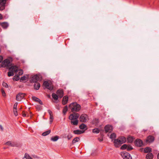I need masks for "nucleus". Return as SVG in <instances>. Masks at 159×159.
Returning <instances> with one entry per match:
<instances>
[{
	"instance_id": "1",
	"label": "nucleus",
	"mask_w": 159,
	"mask_h": 159,
	"mask_svg": "<svg viewBox=\"0 0 159 159\" xmlns=\"http://www.w3.org/2000/svg\"><path fill=\"white\" fill-rule=\"evenodd\" d=\"M69 107L72 112L78 111L81 109V106L76 102H73L69 106Z\"/></svg>"
},
{
	"instance_id": "2",
	"label": "nucleus",
	"mask_w": 159,
	"mask_h": 159,
	"mask_svg": "<svg viewBox=\"0 0 159 159\" xmlns=\"http://www.w3.org/2000/svg\"><path fill=\"white\" fill-rule=\"evenodd\" d=\"M12 60H0V68H9L12 65Z\"/></svg>"
},
{
	"instance_id": "3",
	"label": "nucleus",
	"mask_w": 159,
	"mask_h": 159,
	"mask_svg": "<svg viewBox=\"0 0 159 159\" xmlns=\"http://www.w3.org/2000/svg\"><path fill=\"white\" fill-rule=\"evenodd\" d=\"M126 140V138L124 137H119L117 139L115 140L114 145L116 147H118L120 146V144L125 143Z\"/></svg>"
},
{
	"instance_id": "4",
	"label": "nucleus",
	"mask_w": 159,
	"mask_h": 159,
	"mask_svg": "<svg viewBox=\"0 0 159 159\" xmlns=\"http://www.w3.org/2000/svg\"><path fill=\"white\" fill-rule=\"evenodd\" d=\"M43 86L49 90H52L53 89V86L52 82L50 81H45L43 83Z\"/></svg>"
},
{
	"instance_id": "5",
	"label": "nucleus",
	"mask_w": 159,
	"mask_h": 159,
	"mask_svg": "<svg viewBox=\"0 0 159 159\" xmlns=\"http://www.w3.org/2000/svg\"><path fill=\"white\" fill-rule=\"evenodd\" d=\"M42 79V77L41 75H36L32 77L30 82L31 81L35 83L38 81H40Z\"/></svg>"
},
{
	"instance_id": "6",
	"label": "nucleus",
	"mask_w": 159,
	"mask_h": 159,
	"mask_svg": "<svg viewBox=\"0 0 159 159\" xmlns=\"http://www.w3.org/2000/svg\"><path fill=\"white\" fill-rule=\"evenodd\" d=\"M120 155L124 159H132V157L130 154L127 152H121Z\"/></svg>"
},
{
	"instance_id": "7",
	"label": "nucleus",
	"mask_w": 159,
	"mask_h": 159,
	"mask_svg": "<svg viewBox=\"0 0 159 159\" xmlns=\"http://www.w3.org/2000/svg\"><path fill=\"white\" fill-rule=\"evenodd\" d=\"M80 120L82 122H85L89 120L88 116L86 114H83L80 117Z\"/></svg>"
},
{
	"instance_id": "8",
	"label": "nucleus",
	"mask_w": 159,
	"mask_h": 159,
	"mask_svg": "<svg viewBox=\"0 0 159 159\" xmlns=\"http://www.w3.org/2000/svg\"><path fill=\"white\" fill-rule=\"evenodd\" d=\"M6 144L7 145H9L11 147H19L21 146V144L20 143H18L16 142L11 143L10 141H8L6 143Z\"/></svg>"
},
{
	"instance_id": "9",
	"label": "nucleus",
	"mask_w": 159,
	"mask_h": 159,
	"mask_svg": "<svg viewBox=\"0 0 159 159\" xmlns=\"http://www.w3.org/2000/svg\"><path fill=\"white\" fill-rule=\"evenodd\" d=\"M79 116V115L77 113L72 114L69 116V119L70 120H75L78 119Z\"/></svg>"
},
{
	"instance_id": "10",
	"label": "nucleus",
	"mask_w": 159,
	"mask_h": 159,
	"mask_svg": "<svg viewBox=\"0 0 159 159\" xmlns=\"http://www.w3.org/2000/svg\"><path fill=\"white\" fill-rule=\"evenodd\" d=\"M25 96V94L19 93L16 95V99L18 101H20L24 98Z\"/></svg>"
},
{
	"instance_id": "11",
	"label": "nucleus",
	"mask_w": 159,
	"mask_h": 159,
	"mask_svg": "<svg viewBox=\"0 0 159 159\" xmlns=\"http://www.w3.org/2000/svg\"><path fill=\"white\" fill-rule=\"evenodd\" d=\"M104 129L106 133H110L112 131L113 127L111 125H107L105 127Z\"/></svg>"
},
{
	"instance_id": "12",
	"label": "nucleus",
	"mask_w": 159,
	"mask_h": 159,
	"mask_svg": "<svg viewBox=\"0 0 159 159\" xmlns=\"http://www.w3.org/2000/svg\"><path fill=\"white\" fill-rule=\"evenodd\" d=\"M135 144L138 147H141L143 144L142 141L140 139H136L134 141Z\"/></svg>"
},
{
	"instance_id": "13",
	"label": "nucleus",
	"mask_w": 159,
	"mask_h": 159,
	"mask_svg": "<svg viewBox=\"0 0 159 159\" xmlns=\"http://www.w3.org/2000/svg\"><path fill=\"white\" fill-rule=\"evenodd\" d=\"M32 99L33 101L38 103L40 104H43V102L41 101L39 98L35 97H32Z\"/></svg>"
},
{
	"instance_id": "14",
	"label": "nucleus",
	"mask_w": 159,
	"mask_h": 159,
	"mask_svg": "<svg viewBox=\"0 0 159 159\" xmlns=\"http://www.w3.org/2000/svg\"><path fill=\"white\" fill-rule=\"evenodd\" d=\"M9 70H11V69L12 70V71H13V72H16L18 71V67L17 66H14L11 65L9 68Z\"/></svg>"
},
{
	"instance_id": "15",
	"label": "nucleus",
	"mask_w": 159,
	"mask_h": 159,
	"mask_svg": "<svg viewBox=\"0 0 159 159\" xmlns=\"http://www.w3.org/2000/svg\"><path fill=\"white\" fill-rule=\"evenodd\" d=\"M56 93L57 94L58 96L60 98H61L63 96V91L62 89L58 90L57 91Z\"/></svg>"
},
{
	"instance_id": "16",
	"label": "nucleus",
	"mask_w": 159,
	"mask_h": 159,
	"mask_svg": "<svg viewBox=\"0 0 159 159\" xmlns=\"http://www.w3.org/2000/svg\"><path fill=\"white\" fill-rule=\"evenodd\" d=\"M68 97L67 96H65L63 98L62 100V104L65 105L66 104L68 101Z\"/></svg>"
},
{
	"instance_id": "17",
	"label": "nucleus",
	"mask_w": 159,
	"mask_h": 159,
	"mask_svg": "<svg viewBox=\"0 0 159 159\" xmlns=\"http://www.w3.org/2000/svg\"><path fill=\"white\" fill-rule=\"evenodd\" d=\"M34 89L36 90H38L39 89L40 87V85L39 83L36 82L34 83Z\"/></svg>"
},
{
	"instance_id": "18",
	"label": "nucleus",
	"mask_w": 159,
	"mask_h": 159,
	"mask_svg": "<svg viewBox=\"0 0 159 159\" xmlns=\"http://www.w3.org/2000/svg\"><path fill=\"white\" fill-rule=\"evenodd\" d=\"M154 137L152 136H149L147 138V141L149 143L152 142L154 140Z\"/></svg>"
},
{
	"instance_id": "19",
	"label": "nucleus",
	"mask_w": 159,
	"mask_h": 159,
	"mask_svg": "<svg viewBox=\"0 0 159 159\" xmlns=\"http://www.w3.org/2000/svg\"><path fill=\"white\" fill-rule=\"evenodd\" d=\"M153 155L152 153H149L146 156V159H152Z\"/></svg>"
},
{
	"instance_id": "20",
	"label": "nucleus",
	"mask_w": 159,
	"mask_h": 159,
	"mask_svg": "<svg viewBox=\"0 0 159 159\" xmlns=\"http://www.w3.org/2000/svg\"><path fill=\"white\" fill-rule=\"evenodd\" d=\"M2 27L4 29H6L8 26V24L7 22H3L1 24Z\"/></svg>"
},
{
	"instance_id": "21",
	"label": "nucleus",
	"mask_w": 159,
	"mask_h": 159,
	"mask_svg": "<svg viewBox=\"0 0 159 159\" xmlns=\"http://www.w3.org/2000/svg\"><path fill=\"white\" fill-rule=\"evenodd\" d=\"M84 131H81L79 130H75L73 131V133L75 134H80L83 133Z\"/></svg>"
},
{
	"instance_id": "22",
	"label": "nucleus",
	"mask_w": 159,
	"mask_h": 159,
	"mask_svg": "<svg viewBox=\"0 0 159 159\" xmlns=\"http://www.w3.org/2000/svg\"><path fill=\"white\" fill-rule=\"evenodd\" d=\"M71 121V123L75 125H77L78 124V120L77 119H76L75 120H70Z\"/></svg>"
},
{
	"instance_id": "23",
	"label": "nucleus",
	"mask_w": 159,
	"mask_h": 159,
	"mask_svg": "<svg viewBox=\"0 0 159 159\" xmlns=\"http://www.w3.org/2000/svg\"><path fill=\"white\" fill-rule=\"evenodd\" d=\"M144 152L145 153H150L152 152V150L151 148L149 147H147L144 149Z\"/></svg>"
},
{
	"instance_id": "24",
	"label": "nucleus",
	"mask_w": 159,
	"mask_h": 159,
	"mask_svg": "<svg viewBox=\"0 0 159 159\" xmlns=\"http://www.w3.org/2000/svg\"><path fill=\"white\" fill-rule=\"evenodd\" d=\"M59 136H56L54 137H52L51 139V140L53 141H56L59 139Z\"/></svg>"
},
{
	"instance_id": "25",
	"label": "nucleus",
	"mask_w": 159,
	"mask_h": 159,
	"mask_svg": "<svg viewBox=\"0 0 159 159\" xmlns=\"http://www.w3.org/2000/svg\"><path fill=\"white\" fill-rule=\"evenodd\" d=\"M134 140V138L131 136H129L127 138V141L129 143H131Z\"/></svg>"
},
{
	"instance_id": "26",
	"label": "nucleus",
	"mask_w": 159,
	"mask_h": 159,
	"mask_svg": "<svg viewBox=\"0 0 159 159\" xmlns=\"http://www.w3.org/2000/svg\"><path fill=\"white\" fill-rule=\"evenodd\" d=\"M52 96L53 98L55 100H57L58 99V96L57 95L55 94V93H53L52 94Z\"/></svg>"
},
{
	"instance_id": "27",
	"label": "nucleus",
	"mask_w": 159,
	"mask_h": 159,
	"mask_svg": "<svg viewBox=\"0 0 159 159\" xmlns=\"http://www.w3.org/2000/svg\"><path fill=\"white\" fill-rule=\"evenodd\" d=\"M68 107L67 106H65L63 108V110L62 112L64 114V115H65L67 111Z\"/></svg>"
},
{
	"instance_id": "28",
	"label": "nucleus",
	"mask_w": 159,
	"mask_h": 159,
	"mask_svg": "<svg viewBox=\"0 0 159 159\" xmlns=\"http://www.w3.org/2000/svg\"><path fill=\"white\" fill-rule=\"evenodd\" d=\"M50 132H51V130H48V131H45V132H44L42 134V135L43 136H46V135H48L50 133Z\"/></svg>"
},
{
	"instance_id": "29",
	"label": "nucleus",
	"mask_w": 159,
	"mask_h": 159,
	"mask_svg": "<svg viewBox=\"0 0 159 159\" xmlns=\"http://www.w3.org/2000/svg\"><path fill=\"white\" fill-rule=\"evenodd\" d=\"M20 79V77L19 75H15L14 76L13 78V79L14 81H17L19 80Z\"/></svg>"
},
{
	"instance_id": "30",
	"label": "nucleus",
	"mask_w": 159,
	"mask_h": 159,
	"mask_svg": "<svg viewBox=\"0 0 159 159\" xmlns=\"http://www.w3.org/2000/svg\"><path fill=\"white\" fill-rule=\"evenodd\" d=\"M80 140V139L78 137H76L72 141V143L74 144L78 142Z\"/></svg>"
},
{
	"instance_id": "31",
	"label": "nucleus",
	"mask_w": 159,
	"mask_h": 159,
	"mask_svg": "<svg viewBox=\"0 0 159 159\" xmlns=\"http://www.w3.org/2000/svg\"><path fill=\"white\" fill-rule=\"evenodd\" d=\"M14 75V72L13 71H9L7 72V75L9 77H10L11 76H12Z\"/></svg>"
},
{
	"instance_id": "32",
	"label": "nucleus",
	"mask_w": 159,
	"mask_h": 159,
	"mask_svg": "<svg viewBox=\"0 0 159 159\" xmlns=\"http://www.w3.org/2000/svg\"><path fill=\"white\" fill-rule=\"evenodd\" d=\"M7 0H0V5H5Z\"/></svg>"
},
{
	"instance_id": "33",
	"label": "nucleus",
	"mask_w": 159,
	"mask_h": 159,
	"mask_svg": "<svg viewBox=\"0 0 159 159\" xmlns=\"http://www.w3.org/2000/svg\"><path fill=\"white\" fill-rule=\"evenodd\" d=\"M128 147V145L124 144H123L121 147V149L122 150H124L125 149H127V148Z\"/></svg>"
},
{
	"instance_id": "34",
	"label": "nucleus",
	"mask_w": 159,
	"mask_h": 159,
	"mask_svg": "<svg viewBox=\"0 0 159 159\" xmlns=\"http://www.w3.org/2000/svg\"><path fill=\"white\" fill-rule=\"evenodd\" d=\"M86 127V126L84 124H82L80 126L79 128L81 129H84Z\"/></svg>"
},
{
	"instance_id": "35",
	"label": "nucleus",
	"mask_w": 159,
	"mask_h": 159,
	"mask_svg": "<svg viewBox=\"0 0 159 159\" xmlns=\"http://www.w3.org/2000/svg\"><path fill=\"white\" fill-rule=\"evenodd\" d=\"M27 79V78L25 77V76H23L20 79V81L21 82H23L24 80H26Z\"/></svg>"
},
{
	"instance_id": "36",
	"label": "nucleus",
	"mask_w": 159,
	"mask_h": 159,
	"mask_svg": "<svg viewBox=\"0 0 159 159\" xmlns=\"http://www.w3.org/2000/svg\"><path fill=\"white\" fill-rule=\"evenodd\" d=\"M99 122V120L98 119H95L93 121V123L95 124V125H98V124Z\"/></svg>"
},
{
	"instance_id": "37",
	"label": "nucleus",
	"mask_w": 159,
	"mask_h": 159,
	"mask_svg": "<svg viewBox=\"0 0 159 159\" xmlns=\"http://www.w3.org/2000/svg\"><path fill=\"white\" fill-rule=\"evenodd\" d=\"M93 132L94 133H98L99 132V130L98 129H93Z\"/></svg>"
},
{
	"instance_id": "38",
	"label": "nucleus",
	"mask_w": 159,
	"mask_h": 159,
	"mask_svg": "<svg viewBox=\"0 0 159 159\" xmlns=\"http://www.w3.org/2000/svg\"><path fill=\"white\" fill-rule=\"evenodd\" d=\"M116 134L114 133H113L110 136V138L112 139H113L116 138Z\"/></svg>"
},
{
	"instance_id": "39",
	"label": "nucleus",
	"mask_w": 159,
	"mask_h": 159,
	"mask_svg": "<svg viewBox=\"0 0 159 159\" xmlns=\"http://www.w3.org/2000/svg\"><path fill=\"white\" fill-rule=\"evenodd\" d=\"M24 158H25L26 159H30V156L27 153H25Z\"/></svg>"
},
{
	"instance_id": "40",
	"label": "nucleus",
	"mask_w": 159,
	"mask_h": 159,
	"mask_svg": "<svg viewBox=\"0 0 159 159\" xmlns=\"http://www.w3.org/2000/svg\"><path fill=\"white\" fill-rule=\"evenodd\" d=\"M0 7V10H2L5 9V5H1Z\"/></svg>"
},
{
	"instance_id": "41",
	"label": "nucleus",
	"mask_w": 159,
	"mask_h": 159,
	"mask_svg": "<svg viewBox=\"0 0 159 159\" xmlns=\"http://www.w3.org/2000/svg\"><path fill=\"white\" fill-rule=\"evenodd\" d=\"M2 93V95L3 97H5L6 96V93H5L4 91V90L3 89H2L1 90Z\"/></svg>"
},
{
	"instance_id": "42",
	"label": "nucleus",
	"mask_w": 159,
	"mask_h": 159,
	"mask_svg": "<svg viewBox=\"0 0 159 159\" xmlns=\"http://www.w3.org/2000/svg\"><path fill=\"white\" fill-rule=\"evenodd\" d=\"M133 149V148L131 146L129 145H128V147L127 148V149L128 151L131 150Z\"/></svg>"
},
{
	"instance_id": "43",
	"label": "nucleus",
	"mask_w": 159,
	"mask_h": 159,
	"mask_svg": "<svg viewBox=\"0 0 159 159\" xmlns=\"http://www.w3.org/2000/svg\"><path fill=\"white\" fill-rule=\"evenodd\" d=\"M13 112L14 115L16 116L18 115V113L17 111V109H13Z\"/></svg>"
},
{
	"instance_id": "44",
	"label": "nucleus",
	"mask_w": 159,
	"mask_h": 159,
	"mask_svg": "<svg viewBox=\"0 0 159 159\" xmlns=\"http://www.w3.org/2000/svg\"><path fill=\"white\" fill-rule=\"evenodd\" d=\"M50 119L51 120H50V124H51L52 123V122L53 121V115H51L50 116Z\"/></svg>"
},
{
	"instance_id": "45",
	"label": "nucleus",
	"mask_w": 159,
	"mask_h": 159,
	"mask_svg": "<svg viewBox=\"0 0 159 159\" xmlns=\"http://www.w3.org/2000/svg\"><path fill=\"white\" fill-rule=\"evenodd\" d=\"M23 74V71L22 70H18V74L19 75H22Z\"/></svg>"
},
{
	"instance_id": "46",
	"label": "nucleus",
	"mask_w": 159,
	"mask_h": 159,
	"mask_svg": "<svg viewBox=\"0 0 159 159\" xmlns=\"http://www.w3.org/2000/svg\"><path fill=\"white\" fill-rule=\"evenodd\" d=\"M2 85L5 88H8V84L6 83L5 82H3L2 83Z\"/></svg>"
},
{
	"instance_id": "47",
	"label": "nucleus",
	"mask_w": 159,
	"mask_h": 159,
	"mask_svg": "<svg viewBox=\"0 0 159 159\" xmlns=\"http://www.w3.org/2000/svg\"><path fill=\"white\" fill-rule=\"evenodd\" d=\"M17 102H16L14 105L13 109H17Z\"/></svg>"
},
{
	"instance_id": "48",
	"label": "nucleus",
	"mask_w": 159,
	"mask_h": 159,
	"mask_svg": "<svg viewBox=\"0 0 159 159\" xmlns=\"http://www.w3.org/2000/svg\"><path fill=\"white\" fill-rule=\"evenodd\" d=\"M72 135L70 134H69L67 136V137L68 140L72 138Z\"/></svg>"
},
{
	"instance_id": "49",
	"label": "nucleus",
	"mask_w": 159,
	"mask_h": 159,
	"mask_svg": "<svg viewBox=\"0 0 159 159\" xmlns=\"http://www.w3.org/2000/svg\"><path fill=\"white\" fill-rule=\"evenodd\" d=\"M48 112L50 115V116L51 115H52V112L50 110H48Z\"/></svg>"
},
{
	"instance_id": "50",
	"label": "nucleus",
	"mask_w": 159,
	"mask_h": 159,
	"mask_svg": "<svg viewBox=\"0 0 159 159\" xmlns=\"http://www.w3.org/2000/svg\"><path fill=\"white\" fill-rule=\"evenodd\" d=\"M32 157H33L34 158H38L37 156L35 155H33Z\"/></svg>"
},
{
	"instance_id": "51",
	"label": "nucleus",
	"mask_w": 159,
	"mask_h": 159,
	"mask_svg": "<svg viewBox=\"0 0 159 159\" xmlns=\"http://www.w3.org/2000/svg\"><path fill=\"white\" fill-rule=\"evenodd\" d=\"M0 128L2 131L3 130V128L2 126L0 125Z\"/></svg>"
},
{
	"instance_id": "52",
	"label": "nucleus",
	"mask_w": 159,
	"mask_h": 159,
	"mask_svg": "<svg viewBox=\"0 0 159 159\" xmlns=\"http://www.w3.org/2000/svg\"><path fill=\"white\" fill-rule=\"evenodd\" d=\"M9 59L8 58H7V59H5V60H13L12 58L11 57H9Z\"/></svg>"
},
{
	"instance_id": "53",
	"label": "nucleus",
	"mask_w": 159,
	"mask_h": 159,
	"mask_svg": "<svg viewBox=\"0 0 159 159\" xmlns=\"http://www.w3.org/2000/svg\"><path fill=\"white\" fill-rule=\"evenodd\" d=\"M98 139L99 140V141H102L103 140L102 138V139L98 138Z\"/></svg>"
},
{
	"instance_id": "54",
	"label": "nucleus",
	"mask_w": 159,
	"mask_h": 159,
	"mask_svg": "<svg viewBox=\"0 0 159 159\" xmlns=\"http://www.w3.org/2000/svg\"><path fill=\"white\" fill-rule=\"evenodd\" d=\"M0 60H3V58L2 56H0Z\"/></svg>"
},
{
	"instance_id": "55",
	"label": "nucleus",
	"mask_w": 159,
	"mask_h": 159,
	"mask_svg": "<svg viewBox=\"0 0 159 159\" xmlns=\"http://www.w3.org/2000/svg\"><path fill=\"white\" fill-rule=\"evenodd\" d=\"M2 15L0 14V19H2Z\"/></svg>"
},
{
	"instance_id": "56",
	"label": "nucleus",
	"mask_w": 159,
	"mask_h": 159,
	"mask_svg": "<svg viewBox=\"0 0 159 159\" xmlns=\"http://www.w3.org/2000/svg\"><path fill=\"white\" fill-rule=\"evenodd\" d=\"M26 115L25 113H23V116H26Z\"/></svg>"
},
{
	"instance_id": "57",
	"label": "nucleus",
	"mask_w": 159,
	"mask_h": 159,
	"mask_svg": "<svg viewBox=\"0 0 159 159\" xmlns=\"http://www.w3.org/2000/svg\"><path fill=\"white\" fill-rule=\"evenodd\" d=\"M157 158L158 159H159V153L157 155Z\"/></svg>"
},
{
	"instance_id": "58",
	"label": "nucleus",
	"mask_w": 159,
	"mask_h": 159,
	"mask_svg": "<svg viewBox=\"0 0 159 159\" xmlns=\"http://www.w3.org/2000/svg\"><path fill=\"white\" fill-rule=\"evenodd\" d=\"M30 118H31V117L32 116V114L31 112H30Z\"/></svg>"
},
{
	"instance_id": "59",
	"label": "nucleus",
	"mask_w": 159,
	"mask_h": 159,
	"mask_svg": "<svg viewBox=\"0 0 159 159\" xmlns=\"http://www.w3.org/2000/svg\"><path fill=\"white\" fill-rule=\"evenodd\" d=\"M30 159H33V158L30 157Z\"/></svg>"
}]
</instances>
